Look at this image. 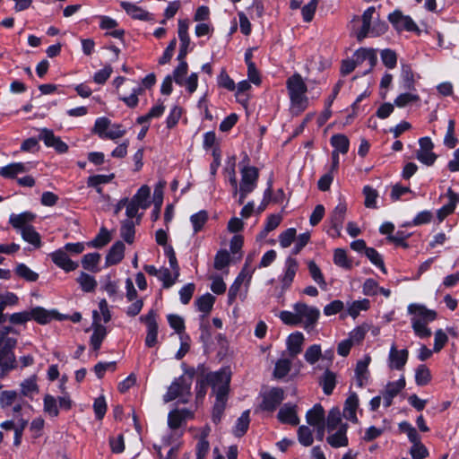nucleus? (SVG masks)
Listing matches in <instances>:
<instances>
[{"label": "nucleus", "mask_w": 459, "mask_h": 459, "mask_svg": "<svg viewBox=\"0 0 459 459\" xmlns=\"http://www.w3.org/2000/svg\"><path fill=\"white\" fill-rule=\"evenodd\" d=\"M10 333L19 334L18 331L12 325H5L0 329V377H4L10 371L17 368V360L13 351L17 345V339L9 336Z\"/></svg>", "instance_id": "nucleus-1"}, {"label": "nucleus", "mask_w": 459, "mask_h": 459, "mask_svg": "<svg viewBox=\"0 0 459 459\" xmlns=\"http://www.w3.org/2000/svg\"><path fill=\"white\" fill-rule=\"evenodd\" d=\"M408 312L411 316V325L415 334L420 338L429 337L431 330L428 325L436 318V312L420 304L409 305Z\"/></svg>", "instance_id": "nucleus-2"}, {"label": "nucleus", "mask_w": 459, "mask_h": 459, "mask_svg": "<svg viewBox=\"0 0 459 459\" xmlns=\"http://www.w3.org/2000/svg\"><path fill=\"white\" fill-rule=\"evenodd\" d=\"M286 87L291 105L299 108V111L306 109L308 103L307 98L306 97L307 87L302 76L295 73L287 79Z\"/></svg>", "instance_id": "nucleus-3"}, {"label": "nucleus", "mask_w": 459, "mask_h": 459, "mask_svg": "<svg viewBox=\"0 0 459 459\" xmlns=\"http://www.w3.org/2000/svg\"><path fill=\"white\" fill-rule=\"evenodd\" d=\"M192 396L191 381L185 376L175 378L163 395V401L169 403L178 399L180 403H188Z\"/></svg>", "instance_id": "nucleus-4"}, {"label": "nucleus", "mask_w": 459, "mask_h": 459, "mask_svg": "<svg viewBox=\"0 0 459 459\" xmlns=\"http://www.w3.org/2000/svg\"><path fill=\"white\" fill-rule=\"evenodd\" d=\"M210 385L216 397L228 398L231 372L228 368H221L215 372L206 374Z\"/></svg>", "instance_id": "nucleus-5"}, {"label": "nucleus", "mask_w": 459, "mask_h": 459, "mask_svg": "<svg viewBox=\"0 0 459 459\" xmlns=\"http://www.w3.org/2000/svg\"><path fill=\"white\" fill-rule=\"evenodd\" d=\"M259 178L258 169L253 166H246L241 169V181L239 185V204H242L248 194L253 192L257 186Z\"/></svg>", "instance_id": "nucleus-6"}, {"label": "nucleus", "mask_w": 459, "mask_h": 459, "mask_svg": "<svg viewBox=\"0 0 459 459\" xmlns=\"http://www.w3.org/2000/svg\"><path fill=\"white\" fill-rule=\"evenodd\" d=\"M415 75L403 65V107H420V99L415 86Z\"/></svg>", "instance_id": "nucleus-7"}, {"label": "nucleus", "mask_w": 459, "mask_h": 459, "mask_svg": "<svg viewBox=\"0 0 459 459\" xmlns=\"http://www.w3.org/2000/svg\"><path fill=\"white\" fill-rule=\"evenodd\" d=\"M293 309L297 312L299 324L303 323L306 330L309 331L314 328L320 315L319 309L303 302L294 304Z\"/></svg>", "instance_id": "nucleus-8"}, {"label": "nucleus", "mask_w": 459, "mask_h": 459, "mask_svg": "<svg viewBox=\"0 0 459 459\" xmlns=\"http://www.w3.org/2000/svg\"><path fill=\"white\" fill-rule=\"evenodd\" d=\"M284 400V392L280 387H273L262 394L259 408L264 411H273Z\"/></svg>", "instance_id": "nucleus-9"}, {"label": "nucleus", "mask_w": 459, "mask_h": 459, "mask_svg": "<svg viewBox=\"0 0 459 459\" xmlns=\"http://www.w3.org/2000/svg\"><path fill=\"white\" fill-rule=\"evenodd\" d=\"M157 314L153 309H151L146 315L140 316V321L144 323L147 326V334L145 338V345L147 347H153L157 343L158 337V324L156 321Z\"/></svg>", "instance_id": "nucleus-10"}, {"label": "nucleus", "mask_w": 459, "mask_h": 459, "mask_svg": "<svg viewBox=\"0 0 459 459\" xmlns=\"http://www.w3.org/2000/svg\"><path fill=\"white\" fill-rule=\"evenodd\" d=\"M39 140L43 141L47 147L54 148L58 153H65L68 151V145L48 128L45 127L39 130Z\"/></svg>", "instance_id": "nucleus-11"}, {"label": "nucleus", "mask_w": 459, "mask_h": 459, "mask_svg": "<svg viewBox=\"0 0 459 459\" xmlns=\"http://www.w3.org/2000/svg\"><path fill=\"white\" fill-rule=\"evenodd\" d=\"M420 150L417 152V159L427 166L434 164L437 156L432 152L434 144L429 137H422L419 140Z\"/></svg>", "instance_id": "nucleus-12"}, {"label": "nucleus", "mask_w": 459, "mask_h": 459, "mask_svg": "<svg viewBox=\"0 0 459 459\" xmlns=\"http://www.w3.org/2000/svg\"><path fill=\"white\" fill-rule=\"evenodd\" d=\"M52 262L65 272L69 273L76 270L79 266L78 263L72 261L68 254L63 248H59L49 254Z\"/></svg>", "instance_id": "nucleus-13"}, {"label": "nucleus", "mask_w": 459, "mask_h": 459, "mask_svg": "<svg viewBox=\"0 0 459 459\" xmlns=\"http://www.w3.org/2000/svg\"><path fill=\"white\" fill-rule=\"evenodd\" d=\"M100 316L97 311H93V333L90 339V344L93 351H98L107 335V329L99 323Z\"/></svg>", "instance_id": "nucleus-14"}, {"label": "nucleus", "mask_w": 459, "mask_h": 459, "mask_svg": "<svg viewBox=\"0 0 459 459\" xmlns=\"http://www.w3.org/2000/svg\"><path fill=\"white\" fill-rule=\"evenodd\" d=\"M354 59L358 65L366 61L368 62V67L362 73V74L365 75L369 73L377 63V50L373 48H360L355 52Z\"/></svg>", "instance_id": "nucleus-15"}, {"label": "nucleus", "mask_w": 459, "mask_h": 459, "mask_svg": "<svg viewBox=\"0 0 459 459\" xmlns=\"http://www.w3.org/2000/svg\"><path fill=\"white\" fill-rule=\"evenodd\" d=\"M189 22L187 20L178 21V38L180 40V48L178 55V60L186 59L190 45V37L188 35Z\"/></svg>", "instance_id": "nucleus-16"}, {"label": "nucleus", "mask_w": 459, "mask_h": 459, "mask_svg": "<svg viewBox=\"0 0 459 459\" xmlns=\"http://www.w3.org/2000/svg\"><path fill=\"white\" fill-rule=\"evenodd\" d=\"M298 406L285 403L278 411L277 418L283 424L297 426L299 424V418L297 413Z\"/></svg>", "instance_id": "nucleus-17"}, {"label": "nucleus", "mask_w": 459, "mask_h": 459, "mask_svg": "<svg viewBox=\"0 0 459 459\" xmlns=\"http://www.w3.org/2000/svg\"><path fill=\"white\" fill-rule=\"evenodd\" d=\"M298 268V261L295 258L289 256L285 261V273L281 279L282 290H287L290 287Z\"/></svg>", "instance_id": "nucleus-18"}, {"label": "nucleus", "mask_w": 459, "mask_h": 459, "mask_svg": "<svg viewBox=\"0 0 459 459\" xmlns=\"http://www.w3.org/2000/svg\"><path fill=\"white\" fill-rule=\"evenodd\" d=\"M120 5L133 19L140 21H152L154 19L152 13L134 4L122 1Z\"/></svg>", "instance_id": "nucleus-19"}, {"label": "nucleus", "mask_w": 459, "mask_h": 459, "mask_svg": "<svg viewBox=\"0 0 459 459\" xmlns=\"http://www.w3.org/2000/svg\"><path fill=\"white\" fill-rule=\"evenodd\" d=\"M36 215L30 212H24L20 214H11L9 223L16 230L22 231L26 227H32L30 223L33 221Z\"/></svg>", "instance_id": "nucleus-20"}, {"label": "nucleus", "mask_w": 459, "mask_h": 459, "mask_svg": "<svg viewBox=\"0 0 459 459\" xmlns=\"http://www.w3.org/2000/svg\"><path fill=\"white\" fill-rule=\"evenodd\" d=\"M402 391V378L394 381L389 382L385 389L381 392V395L383 397V403L385 407L391 406L393 403V399L397 396Z\"/></svg>", "instance_id": "nucleus-21"}, {"label": "nucleus", "mask_w": 459, "mask_h": 459, "mask_svg": "<svg viewBox=\"0 0 459 459\" xmlns=\"http://www.w3.org/2000/svg\"><path fill=\"white\" fill-rule=\"evenodd\" d=\"M125 254V244L122 241H117L112 245L106 255V265L110 266L118 264Z\"/></svg>", "instance_id": "nucleus-22"}, {"label": "nucleus", "mask_w": 459, "mask_h": 459, "mask_svg": "<svg viewBox=\"0 0 459 459\" xmlns=\"http://www.w3.org/2000/svg\"><path fill=\"white\" fill-rule=\"evenodd\" d=\"M306 420L307 424L313 427L325 423V415L323 406L320 403L315 404L312 409L307 411Z\"/></svg>", "instance_id": "nucleus-23"}, {"label": "nucleus", "mask_w": 459, "mask_h": 459, "mask_svg": "<svg viewBox=\"0 0 459 459\" xmlns=\"http://www.w3.org/2000/svg\"><path fill=\"white\" fill-rule=\"evenodd\" d=\"M375 11H376L375 7L370 6L367 10H365V12L363 13V14L361 16L362 26L359 29V30L357 32L358 41L361 42L370 33L371 21H372V17H373Z\"/></svg>", "instance_id": "nucleus-24"}, {"label": "nucleus", "mask_w": 459, "mask_h": 459, "mask_svg": "<svg viewBox=\"0 0 459 459\" xmlns=\"http://www.w3.org/2000/svg\"><path fill=\"white\" fill-rule=\"evenodd\" d=\"M346 205L344 204H339L331 214V224L332 229L334 230L337 236H340V231L342 228V223L345 219Z\"/></svg>", "instance_id": "nucleus-25"}, {"label": "nucleus", "mask_w": 459, "mask_h": 459, "mask_svg": "<svg viewBox=\"0 0 459 459\" xmlns=\"http://www.w3.org/2000/svg\"><path fill=\"white\" fill-rule=\"evenodd\" d=\"M304 335L300 332H295L289 335L287 339V347L291 358H295L302 351Z\"/></svg>", "instance_id": "nucleus-26"}, {"label": "nucleus", "mask_w": 459, "mask_h": 459, "mask_svg": "<svg viewBox=\"0 0 459 459\" xmlns=\"http://www.w3.org/2000/svg\"><path fill=\"white\" fill-rule=\"evenodd\" d=\"M359 406V398L356 393H351L345 401L343 414L344 417L352 421L357 422L356 411Z\"/></svg>", "instance_id": "nucleus-27"}, {"label": "nucleus", "mask_w": 459, "mask_h": 459, "mask_svg": "<svg viewBox=\"0 0 459 459\" xmlns=\"http://www.w3.org/2000/svg\"><path fill=\"white\" fill-rule=\"evenodd\" d=\"M370 361V358L367 357L362 360L357 362L355 368L356 383L359 387H363L368 380V367Z\"/></svg>", "instance_id": "nucleus-28"}, {"label": "nucleus", "mask_w": 459, "mask_h": 459, "mask_svg": "<svg viewBox=\"0 0 459 459\" xmlns=\"http://www.w3.org/2000/svg\"><path fill=\"white\" fill-rule=\"evenodd\" d=\"M346 431L347 424H342L335 433L327 437V443L334 448L346 446L348 445Z\"/></svg>", "instance_id": "nucleus-29"}, {"label": "nucleus", "mask_w": 459, "mask_h": 459, "mask_svg": "<svg viewBox=\"0 0 459 459\" xmlns=\"http://www.w3.org/2000/svg\"><path fill=\"white\" fill-rule=\"evenodd\" d=\"M319 385L323 388L325 395L333 394L336 385V375L333 371L326 369L318 380Z\"/></svg>", "instance_id": "nucleus-30"}, {"label": "nucleus", "mask_w": 459, "mask_h": 459, "mask_svg": "<svg viewBox=\"0 0 459 459\" xmlns=\"http://www.w3.org/2000/svg\"><path fill=\"white\" fill-rule=\"evenodd\" d=\"M214 302L215 297L210 293H205L195 300V305L197 310L203 313L202 317L204 318L210 314Z\"/></svg>", "instance_id": "nucleus-31"}, {"label": "nucleus", "mask_w": 459, "mask_h": 459, "mask_svg": "<svg viewBox=\"0 0 459 459\" xmlns=\"http://www.w3.org/2000/svg\"><path fill=\"white\" fill-rule=\"evenodd\" d=\"M447 197L449 199L448 204L442 206L437 211V216L440 221H443L448 214L452 213L459 203V195L455 193L452 189H448Z\"/></svg>", "instance_id": "nucleus-32"}, {"label": "nucleus", "mask_w": 459, "mask_h": 459, "mask_svg": "<svg viewBox=\"0 0 459 459\" xmlns=\"http://www.w3.org/2000/svg\"><path fill=\"white\" fill-rule=\"evenodd\" d=\"M29 312L30 320L33 319L39 325H47L54 318L53 313L42 307H35Z\"/></svg>", "instance_id": "nucleus-33"}, {"label": "nucleus", "mask_w": 459, "mask_h": 459, "mask_svg": "<svg viewBox=\"0 0 459 459\" xmlns=\"http://www.w3.org/2000/svg\"><path fill=\"white\" fill-rule=\"evenodd\" d=\"M28 170L24 163L15 162L0 168V176L5 178H14L18 174Z\"/></svg>", "instance_id": "nucleus-34"}, {"label": "nucleus", "mask_w": 459, "mask_h": 459, "mask_svg": "<svg viewBox=\"0 0 459 459\" xmlns=\"http://www.w3.org/2000/svg\"><path fill=\"white\" fill-rule=\"evenodd\" d=\"M330 143L332 146L334 148L333 152H341L342 154H346L349 151L350 142L346 135L342 134H333Z\"/></svg>", "instance_id": "nucleus-35"}, {"label": "nucleus", "mask_w": 459, "mask_h": 459, "mask_svg": "<svg viewBox=\"0 0 459 459\" xmlns=\"http://www.w3.org/2000/svg\"><path fill=\"white\" fill-rule=\"evenodd\" d=\"M150 187L146 185L142 186L136 192V194L132 197L131 201L137 205L141 206L143 209H147L150 206Z\"/></svg>", "instance_id": "nucleus-36"}, {"label": "nucleus", "mask_w": 459, "mask_h": 459, "mask_svg": "<svg viewBox=\"0 0 459 459\" xmlns=\"http://www.w3.org/2000/svg\"><path fill=\"white\" fill-rule=\"evenodd\" d=\"M249 413V410H247L243 411L240 417L237 420L233 430V434L236 437H241L247 433L250 423Z\"/></svg>", "instance_id": "nucleus-37"}, {"label": "nucleus", "mask_w": 459, "mask_h": 459, "mask_svg": "<svg viewBox=\"0 0 459 459\" xmlns=\"http://www.w3.org/2000/svg\"><path fill=\"white\" fill-rule=\"evenodd\" d=\"M21 395L32 398L34 394L39 393L36 376H31L23 380L21 385Z\"/></svg>", "instance_id": "nucleus-38"}, {"label": "nucleus", "mask_w": 459, "mask_h": 459, "mask_svg": "<svg viewBox=\"0 0 459 459\" xmlns=\"http://www.w3.org/2000/svg\"><path fill=\"white\" fill-rule=\"evenodd\" d=\"M414 378L417 385H427L431 381V373L429 368L424 364L419 365L415 368Z\"/></svg>", "instance_id": "nucleus-39"}, {"label": "nucleus", "mask_w": 459, "mask_h": 459, "mask_svg": "<svg viewBox=\"0 0 459 459\" xmlns=\"http://www.w3.org/2000/svg\"><path fill=\"white\" fill-rule=\"evenodd\" d=\"M21 235L24 241L31 244L35 248H39L41 247L40 235L35 230L33 226L22 229Z\"/></svg>", "instance_id": "nucleus-40"}, {"label": "nucleus", "mask_w": 459, "mask_h": 459, "mask_svg": "<svg viewBox=\"0 0 459 459\" xmlns=\"http://www.w3.org/2000/svg\"><path fill=\"white\" fill-rule=\"evenodd\" d=\"M100 260V255L99 253H89L82 256V265L85 270L96 273L99 271L97 266Z\"/></svg>", "instance_id": "nucleus-41"}, {"label": "nucleus", "mask_w": 459, "mask_h": 459, "mask_svg": "<svg viewBox=\"0 0 459 459\" xmlns=\"http://www.w3.org/2000/svg\"><path fill=\"white\" fill-rule=\"evenodd\" d=\"M44 411L50 417L56 418L59 415L57 400L51 394H46L43 399Z\"/></svg>", "instance_id": "nucleus-42"}, {"label": "nucleus", "mask_w": 459, "mask_h": 459, "mask_svg": "<svg viewBox=\"0 0 459 459\" xmlns=\"http://www.w3.org/2000/svg\"><path fill=\"white\" fill-rule=\"evenodd\" d=\"M333 263L345 270L352 268V262L348 258L347 253L342 248H336L333 252Z\"/></svg>", "instance_id": "nucleus-43"}, {"label": "nucleus", "mask_w": 459, "mask_h": 459, "mask_svg": "<svg viewBox=\"0 0 459 459\" xmlns=\"http://www.w3.org/2000/svg\"><path fill=\"white\" fill-rule=\"evenodd\" d=\"M111 126V121L105 117L96 119L92 133L97 134L101 139H106L108 128Z\"/></svg>", "instance_id": "nucleus-44"}, {"label": "nucleus", "mask_w": 459, "mask_h": 459, "mask_svg": "<svg viewBox=\"0 0 459 459\" xmlns=\"http://www.w3.org/2000/svg\"><path fill=\"white\" fill-rule=\"evenodd\" d=\"M77 282L80 284L82 290L85 292H91L97 287L95 278L84 272H82L77 278Z\"/></svg>", "instance_id": "nucleus-45"}, {"label": "nucleus", "mask_w": 459, "mask_h": 459, "mask_svg": "<svg viewBox=\"0 0 459 459\" xmlns=\"http://www.w3.org/2000/svg\"><path fill=\"white\" fill-rule=\"evenodd\" d=\"M120 234L126 243L132 244L134 242L135 230L134 223L132 220H125L122 222Z\"/></svg>", "instance_id": "nucleus-46"}, {"label": "nucleus", "mask_w": 459, "mask_h": 459, "mask_svg": "<svg viewBox=\"0 0 459 459\" xmlns=\"http://www.w3.org/2000/svg\"><path fill=\"white\" fill-rule=\"evenodd\" d=\"M208 219V212L204 210L199 211L198 212L191 215L190 221L193 225L195 234L198 233L204 228Z\"/></svg>", "instance_id": "nucleus-47"}, {"label": "nucleus", "mask_w": 459, "mask_h": 459, "mask_svg": "<svg viewBox=\"0 0 459 459\" xmlns=\"http://www.w3.org/2000/svg\"><path fill=\"white\" fill-rule=\"evenodd\" d=\"M178 66L173 71V75L171 76L174 80V82L179 85H184V78L187 74L188 71V64L186 61V59L178 60Z\"/></svg>", "instance_id": "nucleus-48"}, {"label": "nucleus", "mask_w": 459, "mask_h": 459, "mask_svg": "<svg viewBox=\"0 0 459 459\" xmlns=\"http://www.w3.org/2000/svg\"><path fill=\"white\" fill-rule=\"evenodd\" d=\"M307 267L312 279L320 286L321 289L325 290L326 282L317 264L314 261H309Z\"/></svg>", "instance_id": "nucleus-49"}, {"label": "nucleus", "mask_w": 459, "mask_h": 459, "mask_svg": "<svg viewBox=\"0 0 459 459\" xmlns=\"http://www.w3.org/2000/svg\"><path fill=\"white\" fill-rule=\"evenodd\" d=\"M394 230V225L392 222L386 221L384 222L380 228L379 231L383 235H388L387 239L397 246H402V237H399V232L393 236L392 233Z\"/></svg>", "instance_id": "nucleus-50"}, {"label": "nucleus", "mask_w": 459, "mask_h": 459, "mask_svg": "<svg viewBox=\"0 0 459 459\" xmlns=\"http://www.w3.org/2000/svg\"><path fill=\"white\" fill-rule=\"evenodd\" d=\"M291 360L289 359H279L274 367L273 375L276 378H283L290 370Z\"/></svg>", "instance_id": "nucleus-51"}, {"label": "nucleus", "mask_w": 459, "mask_h": 459, "mask_svg": "<svg viewBox=\"0 0 459 459\" xmlns=\"http://www.w3.org/2000/svg\"><path fill=\"white\" fill-rule=\"evenodd\" d=\"M370 306V301L367 299L353 301L348 307V314L353 318L357 317L360 311L368 310Z\"/></svg>", "instance_id": "nucleus-52"}, {"label": "nucleus", "mask_w": 459, "mask_h": 459, "mask_svg": "<svg viewBox=\"0 0 459 459\" xmlns=\"http://www.w3.org/2000/svg\"><path fill=\"white\" fill-rule=\"evenodd\" d=\"M15 273L21 278L28 281L34 282L39 279V274L30 270L26 264H19L15 268Z\"/></svg>", "instance_id": "nucleus-53"}, {"label": "nucleus", "mask_w": 459, "mask_h": 459, "mask_svg": "<svg viewBox=\"0 0 459 459\" xmlns=\"http://www.w3.org/2000/svg\"><path fill=\"white\" fill-rule=\"evenodd\" d=\"M230 263V253L225 249H221L217 252L214 257L213 266L216 270H222L227 267Z\"/></svg>", "instance_id": "nucleus-54"}, {"label": "nucleus", "mask_w": 459, "mask_h": 459, "mask_svg": "<svg viewBox=\"0 0 459 459\" xmlns=\"http://www.w3.org/2000/svg\"><path fill=\"white\" fill-rule=\"evenodd\" d=\"M342 422L341 413L338 408H333L329 411L326 419V427L328 431L334 430Z\"/></svg>", "instance_id": "nucleus-55"}, {"label": "nucleus", "mask_w": 459, "mask_h": 459, "mask_svg": "<svg viewBox=\"0 0 459 459\" xmlns=\"http://www.w3.org/2000/svg\"><path fill=\"white\" fill-rule=\"evenodd\" d=\"M365 255L373 264L377 266L383 273H386L382 255L375 248H367Z\"/></svg>", "instance_id": "nucleus-56"}, {"label": "nucleus", "mask_w": 459, "mask_h": 459, "mask_svg": "<svg viewBox=\"0 0 459 459\" xmlns=\"http://www.w3.org/2000/svg\"><path fill=\"white\" fill-rule=\"evenodd\" d=\"M110 239L111 238L108 230L105 228H101L96 238L89 243V246L100 248L106 246Z\"/></svg>", "instance_id": "nucleus-57"}, {"label": "nucleus", "mask_w": 459, "mask_h": 459, "mask_svg": "<svg viewBox=\"0 0 459 459\" xmlns=\"http://www.w3.org/2000/svg\"><path fill=\"white\" fill-rule=\"evenodd\" d=\"M19 397L14 390H5L0 393V406L4 409L10 407Z\"/></svg>", "instance_id": "nucleus-58"}, {"label": "nucleus", "mask_w": 459, "mask_h": 459, "mask_svg": "<svg viewBox=\"0 0 459 459\" xmlns=\"http://www.w3.org/2000/svg\"><path fill=\"white\" fill-rule=\"evenodd\" d=\"M299 442L305 446H309L313 444L312 431L307 426H300L298 429Z\"/></svg>", "instance_id": "nucleus-59"}, {"label": "nucleus", "mask_w": 459, "mask_h": 459, "mask_svg": "<svg viewBox=\"0 0 459 459\" xmlns=\"http://www.w3.org/2000/svg\"><path fill=\"white\" fill-rule=\"evenodd\" d=\"M114 178V174L91 176L88 178L87 185L90 187H97L102 184H108L111 182Z\"/></svg>", "instance_id": "nucleus-60"}, {"label": "nucleus", "mask_w": 459, "mask_h": 459, "mask_svg": "<svg viewBox=\"0 0 459 459\" xmlns=\"http://www.w3.org/2000/svg\"><path fill=\"white\" fill-rule=\"evenodd\" d=\"M389 367L392 369H402V351L393 345L389 353Z\"/></svg>", "instance_id": "nucleus-61"}, {"label": "nucleus", "mask_w": 459, "mask_h": 459, "mask_svg": "<svg viewBox=\"0 0 459 459\" xmlns=\"http://www.w3.org/2000/svg\"><path fill=\"white\" fill-rule=\"evenodd\" d=\"M318 0H311L307 4L304 5L301 9V14L305 22H310L315 15Z\"/></svg>", "instance_id": "nucleus-62"}, {"label": "nucleus", "mask_w": 459, "mask_h": 459, "mask_svg": "<svg viewBox=\"0 0 459 459\" xmlns=\"http://www.w3.org/2000/svg\"><path fill=\"white\" fill-rule=\"evenodd\" d=\"M296 233L297 231L294 228H289L281 232L279 236L281 247L284 248L290 247L296 238Z\"/></svg>", "instance_id": "nucleus-63"}, {"label": "nucleus", "mask_w": 459, "mask_h": 459, "mask_svg": "<svg viewBox=\"0 0 459 459\" xmlns=\"http://www.w3.org/2000/svg\"><path fill=\"white\" fill-rule=\"evenodd\" d=\"M184 421L183 415L178 409L170 411L168 415V425L171 429H178Z\"/></svg>", "instance_id": "nucleus-64"}]
</instances>
